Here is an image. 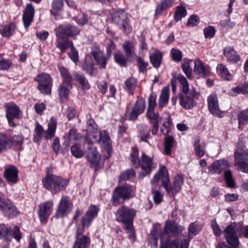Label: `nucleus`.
<instances>
[{
  "mask_svg": "<svg viewBox=\"0 0 248 248\" xmlns=\"http://www.w3.org/2000/svg\"><path fill=\"white\" fill-rule=\"evenodd\" d=\"M139 152L137 147H133L128 159L135 168L138 169L140 167L141 171L139 174V177L143 179L149 175L156 166L155 164L154 163L153 157H150L143 152L139 158Z\"/></svg>",
  "mask_w": 248,
  "mask_h": 248,
  "instance_id": "obj_1",
  "label": "nucleus"
},
{
  "mask_svg": "<svg viewBox=\"0 0 248 248\" xmlns=\"http://www.w3.org/2000/svg\"><path fill=\"white\" fill-rule=\"evenodd\" d=\"M177 79L182 86L183 93L179 94L180 105L185 109H190L196 105L195 100L199 94L194 89L189 90L188 82L183 75H178Z\"/></svg>",
  "mask_w": 248,
  "mask_h": 248,
  "instance_id": "obj_2",
  "label": "nucleus"
},
{
  "mask_svg": "<svg viewBox=\"0 0 248 248\" xmlns=\"http://www.w3.org/2000/svg\"><path fill=\"white\" fill-rule=\"evenodd\" d=\"M135 190V188L133 185L126 183L118 182L112 194L113 205L117 206L133 198Z\"/></svg>",
  "mask_w": 248,
  "mask_h": 248,
  "instance_id": "obj_3",
  "label": "nucleus"
},
{
  "mask_svg": "<svg viewBox=\"0 0 248 248\" xmlns=\"http://www.w3.org/2000/svg\"><path fill=\"white\" fill-rule=\"evenodd\" d=\"M229 163L224 159L217 160L212 163L211 166L208 167V171L212 174H220L224 172V179L226 183L227 186L232 188L234 187L235 183L232 178V172L228 170Z\"/></svg>",
  "mask_w": 248,
  "mask_h": 248,
  "instance_id": "obj_4",
  "label": "nucleus"
},
{
  "mask_svg": "<svg viewBox=\"0 0 248 248\" xmlns=\"http://www.w3.org/2000/svg\"><path fill=\"white\" fill-rule=\"evenodd\" d=\"M57 127V122L54 117H51L48 123V128L45 131L43 126L37 122L35 123V134L33 137V141L34 142H40L43 137L46 140H50L52 139L56 132Z\"/></svg>",
  "mask_w": 248,
  "mask_h": 248,
  "instance_id": "obj_5",
  "label": "nucleus"
},
{
  "mask_svg": "<svg viewBox=\"0 0 248 248\" xmlns=\"http://www.w3.org/2000/svg\"><path fill=\"white\" fill-rule=\"evenodd\" d=\"M160 237V248H179V240H170L169 237H165L160 234V231L157 227L153 226L150 231V241L155 245L157 244V240Z\"/></svg>",
  "mask_w": 248,
  "mask_h": 248,
  "instance_id": "obj_6",
  "label": "nucleus"
},
{
  "mask_svg": "<svg viewBox=\"0 0 248 248\" xmlns=\"http://www.w3.org/2000/svg\"><path fill=\"white\" fill-rule=\"evenodd\" d=\"M184 179L182 174H177L174 177L173 186L170 185L168 175H163L161 180L162 186L166 192L170 196H175L181 190Z\"/></svg>",
  "mask_w": 248,
  "mask_h": 248,
  "instance_id": "obj_7",
  "label": "nucleus"
},
{
  "mask_svg": "<svg viewBox=\"0 0 248 248\" xmlns=\"http://www.w3.org/2000/svg\"><path fill=\"white\" fill-rule=\"evenodd\" d=\"M22 237V234L19 226L14 225L12 227L8 224L0 223V239L9 242L13 238L19 242Z\"/></svg>",
  "mask_w": 248,
  "mask_h": 248,
  "instance_id": "obj_8",
  "label": "nucleus"
},
{
  "mask_svg": "<svg viewBox=\"0 0 248 248\" xmlns=\"http://www.w3.org/2000/svg\"><path fill=\"white\" fill-rule=\"evenodd\" d=\"M112 22L126 34H130L132 28L130 25L126 13L123 10H118L111 15Z\"/></svg>",
  "mask_w": 248,
  "mask_h": 248,
  "instance_id": "obj_9",
  "label": "nucleus"
},
{
  "mask_svg": "<svg viewBox=\"0 0 248 248\" xmlns=\"http://www.w3.org/2000/svg\"><path fill=\"white\" fill-rule=\"evenodd\" d=\"M242 223L240 222L232 223L228 226L223 232L224 237L227 243L233 247H239L240 242L237 232L239 231L240 228L242 226Z\"/></svg>",
  "mask_w": 248,
  "mask_h": 248,
  "instance_id": "obj_10",
  "label": "nucleus"
},
{
  "mask_svg": "<svg viewBox=\"0 0 248 248\" xmlns=\"http://www.w3.org/2000/svg\"><path fill=\"white\" fill-rule=\"evenodd\" d=\"M6 117L10 127H15L16 124L14 122L15 119L19 120L22 118L23 113L19 107L13 101L5 105Z\"/></svg>",
  "mask_w": 248,
  "mask_h": 248,
  "instance_id": "obj_11",
  "label": "nucleus"
},
{
  "mask_svg": "<svg viewBox=\"0 0 248 248\" xmlns=\"http://www.w3.org/2000/svg\"><path fill=\"white\" fill-rule=\"evenodd\" d=\"M38 83L37 89L45 95H50L53 86V79L48 74L43 73L38 74L34 79Z\"/></svg>",
  "mask_w": 248,
  "mask_h": 248,
  "instance_id": "obj_12",
  "label": "nucleus"
},
{
  "mask_svg": "<svg viewBox=\"0 0 248 248\" xmlns=\"http://www.w3.org/2000/svg\"><path fill=\"white\" fill-rule=\"evenodd\" d=\"M88 147L87 151V157L90 164V167L95 171H97L103 166V163L100 162V158L96 147L93 146L91 141L87 142Z\"/></svg>",
  "mask_w": 248,
  "mask_h": 248,
  "instance_id": "obj_13",
  "label": "nucleus"
},
{
  "mask_svg": "<svg viewBox=\"0 0 248 248\" xmlns=\"http://www.w3.org/2000/svg\"><path fill=\"white\" fill-rule=\"evenodd\" d=\"M235 166L237 170L248 173V151L238 148L234 152Z\"/></svg>",
  "mask_w": 248,
  "mask_h": 248,
  "instance_id": "obj_14",
  "label": "nucleus"
},
{
  "mask_svg": "<svg viewBox=\"0 0 248 248\" xmlns=\"http://www.w3.org/2000/svg\"><path fill=\"white\" fill-rule=\"evenodd\" d=\"M80 30L77 27L67 24L60 25L56 29V35L59 38L65 37H73L79 34Z\"/></svg>",
  "mask_w": 248,
  "mask_h": 248,
  "instance_id": "obj_15",
  "label": "nucleus"
},
{
  "mask_svg": "<svg viewBox=\"0 0 248 248\" xmlns=\"http://www.w3.org/2000/svg\"><path fill=\"white\" fill-rule=\"evenodd\" d=\"M72 203L70 202L69 197L62 196L53 217H64L68 216L72 209Z\"/></svg>",
  "mask_w": 248,
  "mask_h": 248,
  "instance_id": "obj_16",
  "label": "nucleus"
},
{
  "mask_svg": "<svg viewBox=\"0 0 248 248\" xmlns=\"http://www.w3.org/2000/svg\"><path fill=\"white\" fill-rule=\"evenodd\" d=\"M91 54L100 69L106 68L107 62L110 58L107 55H105L103 51L98 47H94L91 51Z\"/></svg>",
  "mask_w": 248,
  "mask_h": 248,
  "instance_id": "obj_17",
  "label": "nucleus"
},
{
  "mask_svg": "<svg viewBox=\"0 0 248 248\" xmlns=\"http://www.w3.org/2000/svg\"><path fill=\"white\" fill-rule=\"evenodd\" d=\"M34 14L35 10L32 4L31 3H27L22 15L24 27L27 30L33 22Z\"/></svg>",
  "mask_w": 248,
  "mask_h": 248,
  "instance_id": "obj_18",
  "label": "nucleus"
},
{
  "mask_svg": "<svg viewBox=\"0 0 248 248\" xmlns=\"http://www.w3.org/2000/svg\"><path fill=\"white\" fill-rule=\"evenodd\" d=\"M145 109V100L142 98L138 99L129 115L128 120L134 121L137 120L138 116L144 111Z\"/></svg>",
  "mask_w": 248,
  "mask_h": 248,
  "instance_id": "obj_19",
  "label": "nucleus"
},
{
  "mask_svg": "<svg viewBox=\"0 0 248 248\" xmlns=\"http://www.w3.org/2000/svg\"><path fill=\"white\" fill-rule=\"evenodd\" d=\"M209 111L213 115L222 117V113L219 109L218 99L216 94H211L207 98Z\"/></svg>",
  "mask_w": 248,
  "mask_h": 248,
  "instance_id": "obj_20",
  "label": "nucleus"
},
{
  "mask_svg": "<svg viewBox=\"0 0 248 248\" xmlns=\"http://www.w3.org/2000/svg\"><path fill=\"white\" fill-rule=\"evenodd\" d=\"M116 221L123 224L124 228L129 234V238L135 241L136 235L133 226V218H116Z\"/></svg>",
  "mask_w": 248,
  "mask_h": 248,
  "instance_id": "obj_21",
  "label": "nucleus"
},
{
  "mask_svg": "<svg viewBox=\"0 0 248 248\" xmlns=\"http://www.w3.org/2000/svg\"><path fill=\"white\" fill-rule=\"evenodd\" d=\"M182 232V227L177 223L170 220L166 222L164 232L170 236H177Z\"/></svg>",
  "mask_w": 248,
  "mask_h": 248,
  "instance_id": "obj_22",
  "label": "nucleus"
},
{
  "mask_svg": "<svg viewBox=\"0 0 248 248\" xmlns=\"http://www.w3.org/2000/svg\"><path fill=\"white\" fill-rule=\"evenodd\" d=\"M57 177V175L49 173L48 169H47L46 174L42 180L44 187L53 194Z\"/></svg>",
  "mask_w": 248,
  "mask_h": 248,
  "instance_id": "obj_23",
  "label": "nucleus"
},
{
  "mask_svg": "<svg viewBox=\"0 0 248 248\" xmlns=\"http://www.w3.org/2000/svg\"><path fill=\"white\" fill-rule=\"evenodd\" d=\"M199 232L198 226L195 222L191 223L188 228V237L184 239L179 245L180 248H188L191 239Z\"/></svg>",
  "mask_w": 248,
  "mask_h": 248,
  "instance_id": "obj_24",
  "label": "nucleus"
},
{
  "mask_svg": "<svg viewBox=\"0 0 248 248\" xmlns=\"http://www.w3.org/2000/svg\"><path fill=\"white\" fill-rule=\"evenodd\" d=\"M98 143L106 151L108 154L106 158H109L111 155L112 143L110 137L106 131H102L101 140L99 141Z\"/></svg>",
  "mask_w": 248,
  "mask_h": 248,
  "instance_id": "obj_25",
  "label": "nucleus"
},
{
  "mask_svg": "<svg viewBox=\"0 0 248 248\" xmlns=\"http://www.w3.org/2000/svg\"><path fill=\"white\" fill-rule=\"evenodd\" d=\"M73 88V84L61 83L58 88L59 99L61 103L67 101L69 97L70 90Z\"/></svg>",
  "mask_w": 248,
  "mask_h": 248,
  "instance_id": "obj_26",
  "label": "nucleus"
},
{
  "mask_svg": "<svg viewBox=\"0 0 248 248\" xmlns=\"http://www.w3.org/2000/svg\"><path fill=\"white\" fill-rule=\"evenodd\" d=\"M194 71L196 75L201 78H205L208 75L209 70L207 66L200 60L195 61Z\"/></svg>",
  "mask_w": 248,
  "mask_h": 248,
  "instance_id": "obj_27",
  "label": "nucleus"
},
{
  "mask_svg": "<svg viewBox=\"0 0 248 248\" xmlns=\"http://www.w3.org/2000/svg\"><path fill=\"white\" fill-rule=\"evenodd\" d=\"M18 170L14 166H10L5 169L4 175L9 182L15 184L18 180Z\"/></svg>",
  "mask_w": 248,
  "mask_h": 248,
  "instance_id": "obj_28",
  "label": "nucleus"
},
{
  "mask_svg": "<svg viewBox=\"0 0 248 248\" xmlns=\"http://www.w3.org/2000/svg\"><path fill=\"white\" fill-rule=\"evenodd\" d=\"M223 54L227 60L232 63H236L240 61L239 55L232 46L226 47L223 49Z\"/></svg>",
  "mask_w": 248,
  "mask_h": 248,
  "instance_id": "obj_29",
  "label": "nucleus"
},
{
  "mask_svg": "<svg viewBox=\"0 0 248 248\" xmlns=\"http://www.w3.org/2000/svg\"><path fill=\"white\" fill-rule=\"evenodd\" d=\"M1 211L3 213L5 216L8 217H13L18 215L19 212L15 204L9 200H7L5 205Z\"/></svg>",
  "mask_w": 248,
  "mask_h": 248,
  "instance_id": "obj_30",
  "label": "nucleus"
},
{
  "mask_svg": "<svg viewBox=\"0 0 248 248\" xmlns=\"http://www.w3.org/2000/svg\"><path fill=\"white\" fill-rule=\"evenodd\" d=\"M174 1L175 0H161L160 3L155 8V17L160 16L163 11L172 6Z\"/></svg>",
  "mask_w": 248,
  "mask_h": 248,
  "instance_id": "obj_31",
  "label": "nucleus"
},
{
  "mask_svg": "<svg viewBox=\"0 0 248 248\" xmlns=\"http://www.w3.org/2000/svg\"><path fill=\"white\" fill-rule=\"evenodd\" d=\"M52 209L53 203L52 202L47 201L40 204L38 211L39 217H48L50 215Z\"/></svg>",
  "mask_w": 248,
  "mask_h": 248,
  "instance_id": "obj_32",
  "label": "nucleus"
},
{
  "mask_svg": "<svg viewBox=\"0 0 248 248\" xmlns=\"http://www.w3.org/2000/svg\"><path fill=\"white\" fill-rule=\"evenodd\" d=\"M122 48L127 58H133L137 56L135 46L131 41L125 40L122 45Z\"/></svg>",
  "mask_w": 248,
  "mask_h": 248,
  "instance_id": "obj_33",
  "label": "nucleus"
},
{
  "mask_svg": "<svg viewBox=\"0 0 248 248\" xmlns=\"http://www.w3.org/2000/svg\"><path fill=\"white\" fill-rule=\"evenodd\" d=\"M63 0H53L50 12L51 15L54 16L55 19H59L60 16V12L63 9Z\"/></svg>",
  "mask_w": 248,
  "mask_h": 248,
  "instance_id": "obj_34",
  "label": "nucleus"
},
{
  "mask_svg": "<svg viewBox=\"0 0 248 248\" xmlns=\"http://www.w3.org/2000/svg\"><path fill=\"white\" fill-rule=\"evenodd\" d=\"M69 183L68 179L57 175L53 194H58L66 189Z\"/></svg>",
  "mask_w": 248,
  "mask_h": 248,
  "instance_id": "obj_35",
  "label": "nucleus"
},
{
  "mask_svg": "<svg viewBox=\"0 0 248 248\" xmlns=\"http://www.w3.org/2000/svg\"><path fill=\"white\" fill-rule=\"evenodd\" d=\"M73 76L83 90H88L91 88V85L84 74L75 72L73 73Z\"/></svg>",
  "mask_w": 248,
  "mask_h": 248,
  "instance_id": "obj_36",
  "label": "nucleus"
},
{
  "mask_svg": "<svg viewBox=\"0 0 248 248\" xmlns=\"http://www.w3.org/2000/svg\"><path fill=\"white\" fill-rule=\"evenodd\" d=\"M16 25L15 22H11L7 25H0V33L5 37H10L15 32Z\"/></svg>",
  "mask_w": 248,
  "mask_h": 248,
  "instance_id": "obj_37",
  "label": "nucleus"
},
{
  "mask_svg": "<svg viewBox=\"0 0 248 248\" xmlns=\"http://www.w3.org/2000/svg\"><path fill=\"white\" fill-rule=\"evenodd\" d=\"M116 215L117 217H135L136 215V211L134 209L122 206L117 209Z\"/></svg>",
  "mask_w": 248,
  "mask_h": 248,
  "instance_id": "obj_38",
  "label": "nucleus"
},
{
  "mask_svg": "<svg viewBox=\"0 0 248 248\" xmlns=\"http://www.w3.org/2000/svg\"><path fill=\"white\" fill-rule=\"evenodd\" d=\"M62 39L57 40L56 44V47L60 50V55H62L68 48H71L74 46L73 42L69 39Z\"/></svg>",
  "mask_w": 248,
  "mask_h": 248,
  "instance_id": "obj_39",
  "label": "nucleus"
},
{
  "mask_svg": "<svg viewBox=\"0 0 248 248\" xmlns=\"http://www.w3.org/2000/svg\"><path fill=\"white\" fill-rule=\"evenodd\" d=\"M162 59L163 54L159 50L155 51L149 56L150 63L156 69H158L160 66Z\"/></svg>",
  "mask_w": 248,
  "mask_h": 248,
  "instance_id": "obj_40",
  "label": "nucleus"
},
{
  "mask_svg": "<svg viewBox=\"0 0 248 248\" xmlns=\"http://www.w3.org/2000/svg\"><path fill=\"white\" fill-rule=\"evenodd\" d=\"M170 95V91L168 87L163 88L159 95L158 99V107L159 108H162L166 106L168 103Z\"/></svg>",
  "mask_w": 248,
  "mask_h": 248,
  "instance_id": "obj_41",
  "label": "nucleus"
},
{
  "mask_svg": "<svg viewBox=\"0 0 248 248\" xmlns=\"http://www.w3.org/2000/svg\"><path fill=\"white\" fill-rule=\"evenodd\" d=\"M82 69L90 77H95L98 74V70L94 67L93 62L86 61L83 65Z\"/></svg>",
  "mask_w": 248,
  "mask_h": 248,
  "instance_id": "obj_42",
  "label": "nucleus"
},
{
  "mask_svg": "<svg viewBox=\"0 0 248 248\" xmlns=\"http://www.w3.org/2000/svg\"><path fill=\"white\" fill-rule=\"evenodd\" d=\"M137 84V80L133 77L128 78L124 81V90L129 94L133 95Z\"/></svg>",
  "mask_w": 248,
  "mask_h": 248,
  "instance_id": "obj_43",
  "label": "nucleus"
},
{
  "mask_svg": "<svg viewBox=\"0 0 248 248\" xmlns=\"http://www.w3.org/2000/svg\"><path fill=\"white\" fill-rule=\"evenodd\" d=\"M150 129L146 125L141 126L139 128V136L140 142H144L149 143L148 139L150 138Z\"/></svg>",
  "mask_w": 248,
  "mask_h": 248,
  "instance_id": "obj_44",
  "label": "nucleus"
},
{
  "mask_svg": "<svg viewBox=\"0 0 248 248\" xmlns=\"http://www.w3.org/2000/svg\"><path fill=\"white\" fill-rule=\"evenodd\" d=\"M129 59H130L125 56L121 51H118L114 54V62L121 67H126Z\"/></svg>",
  "mask_w": 248,
  "mask_h": 248,
  "instance_id": "obj_45",
  "label": "nucleus"
},
{
  "mask_svg": "<svg viewBox=\"0 0 248 248\" xmlns=\"http://www.w3.org/2000/svg\"><path fill=\"white\" fill-rule=\"evenodd\" d=\"M59 70L62 79V83L72 84L73 77L68 70L63 66L59 67Z\"/></svg>",
  "mask_w": 248,
  "mask_h": 248,
  "instance_id": "obj_46",
  "label": "nucleus"
},
{
  "mask_svg": "<svg viewBox=\"0 0 248 248\" xmlns=\"http://www.w3.org/2000/svg\"><path fill=\"white\" fill-rule=\"evenodd\" d=\"M90 244V238L86 236H82L76 238L73 248H88Z\"/></svg>",
  "mask_w": 248,
  "mask_h": 248,
  "instance_id": "obj_47",
  "label": "nucleus"
},
{
  "mask_svg": "<svg viewBox=\"0 0 248 248\" xmlns=\"http://www.w3.org/2000/svg\"><path fill=\"white\" fill-rule=\"evenodd\" d=\"M175 140L174 138L171 135H169L164 138V154L170 155L171 150L173 147Z\"/></svg>",
  "mask_w": 248,
  "mask_h": 248,
  "instance_id": "obj_48",
  "label": "nucleus"
},
{
  "mask_svg": "<svg viewBox=\"0 0 248 248\" xmlns=\"http://www.w3.org/2000/svg\"><path fill=\"white\" fill-rule=\"evenodd\" d=\"M136 176V171L132 168L126 170L119 175L118 182L124 183V181L128 180Z\"/></svg>",
  "mask_w": 248,
  "mask_h": 248,
  "instance_id": "obj_49",
  "label": "nucleus"
},
{
  "mask_svg": "<svg viewBox=\"0 0 248 248\" xmlns=\"http://www.w3.org/2000/svg\"><path fill=\"white\" fill-rule=\"evenodd\" d=\"M217 70L220 77L223 79L227 80H230L232 79V77L231 74L228 70L226 66L224 64H218L217 66Z\"/></svg>",
  "mask_w": 248,
  "mask_h": 248,
  "instance_id": "obj_50",
  "label": "nucleus"
},
{
  "mask_svg": "<svg viewBox=\"0 0 248 248\" xmlns=\"http://www.w3.org/2000/svg\"><path fill=\"white\" fill-rule=\"evenodd\" d=\"M64 138L65 140L64 143L66 146H69L71 141L77 140L78 139L77 130L74 129H70L68 132L65 134Z\"/></svg>",
  "mask_w": 248,
  "mask_h": 248,
  "instance_id": "obj_51",
  "label": "nucleus"
},
{
  "mask_svg": "<svg viewBox=\"0 0 248 248\" xmlns=\"http://www.w3.org/2000/svg\"><path fill=\"white\" fill-rule=\"evenodd\" d=\"M190 62H191V60L187 58H185L183 60V62L181 65V67L183 72L189 79H191L192 78V69L190 67Z\"/></svg>",
  "mask_w": 248,
  "mask_h": 248,
  "instance_id": "obj_52",
  "label": "nucleus"
},
{
  "mask_svg": "<svg viewBox=\"0 0 248 248\" xmlns=\"http://www.w3.org/2000/svg\"><path fill=\"white\" fill-rule=\"evenodd\" d=\"M204 144L201 143L199 139H197L195 140L194 149L197 156L202 157L204 155Z\"/></svg>",
  "mask_w": 248,
  "mask_h": 248,
  "instance_id": "obj_53",
  "label": "nucleus"
},
{
  "mask_svg": "<svg viewBox=\"0 0 248 248\" xmlns=\"http://www.w3.org/2000/svg\"><path fill=\"white\" fill-rule=\"evenodd\" d=\"M8 137L5 134L0 133V155L9 148Z\"/></svg>",
  "mask_w": 248,
  "mask_h": 248,
  "instance_id": "obj_54",
  "label": "nucleus"
},
{
  "mask_svg": "<svg viewBox=\"0 0 248 248\" xmlns=\"http://www.w3.org/2000/svg\"><path fill=\"white\" fill-rule=\"evenodd\" d=\"M86 126L87 131L88 133H89V132H94V131H96L98 129V126L92 117L91 114H89L87 116Z\"/></svg>",
  "mask_w": 248,
  "mask_h": 248,
  "instance_id": "obj_55",
  "label": "nucleus"
},
{
  "mask_svg": "<svg viewBox=\"0 0 248 248\" xmlns=\"http://www.w3.org/2000/svg\"><path fill=\"white\" fill-rule=\"evenodd\" d=\"M187 15V11L185 7L183 6H179L177 7L176 10L174 14V20L176 22L181 20L185 17Z\"/></svg>",
  "mask_w": 248,
  "mask_h": 248,
  "instance_id": "obj_56",
  "label": "nucleus"
},
{
  "mask_svg": "<svg viewBox=\"0 0 248 248\" xmlns=\"http://www.w3.org/2000/svg\"><path fill=\"white\" fill-rule=\"evenodd\" d=\"M154 109L148 108L147 110L146 116L150 124L159 122V114L154 112Z\"/></svg>",
  "mask_w": 248,
  "mask_h": 248,
  "instance_id": "obj_57",
  "label": "nucleus"
},
{
  "mask_svg": "<svg viewBox=\"0 0 248 248\" xmlns=\"http://www.w3.org/2000/svg\"><path fill=\"white\" fill-rule=\"evenodd\" d=\"M170 55L174 62L179 63L182 61L183 53L180 50L172 48L170 50Z\"/></svg>",
  "mask_w": 248,
  "mask_h": 248,
  "instance_id": "obj_58",
  "label": "nucleus"
},
{
  "mask_svg": "<svg viewBox=\"0 0 248 248\" xmlns=\"http://www.w3.org/2000/svg\"><path fill=\"white\" fill-rule=\"evenodd\" d=\"M136 61L138 66L139 72L142 74H145L147 71V68L149 65L148 63L145 62L143 59L140 57H138Z\"/></svg>",
  "mask_w": 248,
  "mask_h": 248,
  "instance_id": "obj_59",
  "label": "nucleus"
},
{
  "mask_svg": "<svg viewBox=\"0 0 248 248\" xmlns=\"http://www.w3.org/2000/svg\"><path fill=\"white\" fill-rule=\"evenodd\" d=\"M9 148H10L13 145H21L23 142V139L22 136L18 135H14V136L9 138Z\"/></svg>",
  "mask_w": 248,
  "mask_h": 248,
  "instance_id": "obj_60",
  "label": "nucleus"
},
{
  "mask_svg": "<svg viewBox=\"0 0 248 248\" xmlns=\"http://www.w3.org/2000/svg\"><path fill=\"white\" fill-rule=\"evenodd\" d=\"M71 152L73 156L77 158H81L84 155V153L79 145L76 143L71 147Z\"/></svg>",
  "mask_w": 248,
  "mask_h": 248,
  "instance_id": "obj_61",
  "label": "nucleus"
},
{
  "mask_svg": "<svg viewBox=\"0 0 248 248\" xmlns=\"http://www.w3.org/2000/svg\"><path fill=\"white\" fill-rule=\"evenodd\" d=\"M238 120L239 124L244 125L248 123V108L239 113Z\"/></svg>",
  "mask_w": 248,
  "mask_h": 248,
  "instance_id": "obj_62",
  "label": "nucleus"
},
{
  "mask_svg": "<svg viewBox=\"0 0 248 248\" xmlns=\"http://www.w3.org/2000/svg\"><path fill=\"white\" fill-rule=\"evenodd\" d=\"M216 30L214 26H208L203 29V34L205 38H212L216 34Z\"/></svg>",
  "mask_w": 248,
  "mask_h": 248,
  "instance_id": "obj_63",
  "label": "nucleus"
},
{
  "mask_svg": "<svg viewBox=\"0 0 248 248\" xmlns=\"http://www.w3.org/2000/svg\"><path fill=\"white\" fill-rule=\"evenodd\" d=\"M70 50V52L68 53V55L74 63H77L79 61L78 50L75 48L74 46H72Z\"/></svg>",
  "mask_w": 248,
  "mask_h": 248,
  "instance_id": "obj_64",
  "label": "nucleus"
}]
</instances>
